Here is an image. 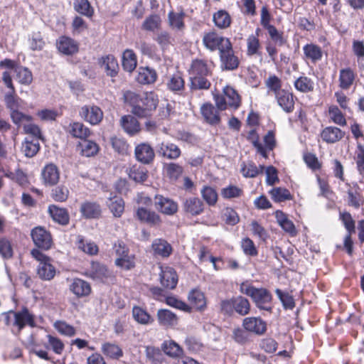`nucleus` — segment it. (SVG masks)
<instances>
[{
  "mask_svg": "<svg viewBox=\"0 0 364 364\" xmlns=\"http://www.w3.org/2000/svg\"><path fill=\"white\" fill-rule=\"evenodd\" d=\"M240 291L251 297L255 306L260 310L272 312V295L267 289L242 284L240 287Z\"/></svg>",
  "mask_w": 364,
  "mask_h": 364,
  "instance_id": "nucleus-1",
  "label": "nucleus"
},
{
  "mask_svg": "<svg viewBox=\"0 0 364 364\" xmlns=\"http://www.w3.org/2000/svg\"><path fill=\"white\" fill-rule=\"evenodd\" d=\"M214 100L216 106L220 110H225L228 107L237 109L241 102L240 96L237 92L230 86L223 89V95H215Z\"/></svg>",
  "mask_w": 364,
  "mask_h": 364,
  "instance_id": "nucleus-2",
  "label": "nucleus"
},
{
  "mask_svg": "<svg viewBox=\"0 0 364 364\" xmlns=\"http://www.w3.org/2000/svg\"><path fill=\"white\" fill-rule=\"evenodd\" d=\"M230 40L225 38L215 32H209L205 33L203 37V43L204 46L211 50L214 51L218 50L219 52L222 49L228 48L230 46Z\"/></svg>",
  "mask_w": 364,
  "mask_h": 364,
  "instance_id": "nucleus-3",
  "label": "nucleus"
},
{
  "mask_svg": "<svg viewBox=\"0 0 364 364\" xmlns=\"http://www.w3.org/2000/svg\"><path fill=\"white\" fill-rule=\"evenodd\" d=\"M142 107L136 109L139 117H146L151 115L152 111L155 110L158 103V95L154 92H146L141 97Z\"/></svg>",
  "mask_w": 364,
  "mask_h": 364,
  "instance_id": "nucleus-4",
  "label": "nucleus"
},
{
  "mask_svg": "<svg viewBox=\"0 0 364 364\" xmlns=\"http://www.w3.org/2000/svg\"><path fill=\"white\" fill-rule=\"evenodd\" d=\"M34 244L39 248L48 250L52 245L50 233L44 228L38 226L34 228L31 233Z\"/></svg>",
  "mask_w": 364,
  "mask_h": 364,
  "instance_id": "nucleus-5",
  "label": "nucleus"
},
{
  "mask_svg": "<svg viewBox=\"0 0 364 364\" xmlns=\"http://www.w3.org/2000/svg\"><path fill=\"white\" fill-rule=\"evenodd\" d=\"M154 203L156 210L167 215H173L178 211L177 203L161 195L155 196Z\"/></svg>",
  "mask_w": 364,
  "mask_h": 364,
  "instance_id": "nucleus-6",
  "label": "nucleus"
},
{
  "mask_svg": "<svg viewBox=\"0 0 364 364\" xmlns=\"http://www.w3.org/2000/svg\"><path fill=\"white\" fill-rule=\"evenodd\" d=\"M156 153L161 157L170 160H175L179 158L181 154V151L180 148L173 143L162 141L157 145Z\"/></svg>",
  "mask_w": 364,
  "mask_h": 364,
  "instance_id": "nucleus-7",
  "label": "nucleus"
},
{
  "mask_svg": "<svg viewBox=\"0 0 364 364\" xmlns=\"http://www.w3.org/2000/svg\"><path fill=\"white\" fill-rule=\"evenodd\" d=\"M221 67L224 70H233L237 68L239 60L234 55L231 43L228 48L222 49L220 52Z\"/></svg>",
  "mask_w": 364,
  "mask_h": 364,
  "instance_id": "nucleus-8",
  "label": "nucleus"
},
{
  "mask_svg": "<svg viewBox=\"0 0 364 364\" xmlns=\"http://www.w3.org/2000/svg\"><path fill=\"white\" fill-rule=\"evenodd\" d=\"M87 275L92 279L100 282H106L112 277V272L105 265L97 262L91 264Z\"/></svg>",
  "mask_w": 364,
  "mask_h": 364,
  "instance_id": "nucleus-9",
  "label": "nucleus"
},
{
  "mask_svg": "<svg viewBox=\"0 0 364 364\" xmlns=\"http://www.w3.org/2000/svg\"><path fill=\"white\" fill-rule=\"evenodd\" d=\"M80 116L92 125L99 124L103 118V112L97 106H83L80 111Z\"/></svg>",
  "mask_w": 364,
  "mask_h": 364,
  "instance_id": "nucleus-10",
  "label": "nucleus"
},
{
  "mask_svg": "<svg viewBox=\"0 0 364 364\" xmlns=\"http://www.w3.org/2000/svg\"><path fill=\"white\" fill-rule=\"evenodd\" d=\"M182 208L186 213L196 216L203 212L204 204L199 198L189 197L183 200Z\"/></svg>",
  "mask_w": 364,
  "mask_h": 364,
  "instance_id": "nucleus-11",
  "label": "nucleus"
},
{
  "mask_svg": "<svg viewBox=\"0 0 364 364\" xmlns=\"http://www.w3.org/2000/svg\"><path fill=\"white\" fill-rule=\"evenodd\" d=\"M135 157L137 161L144 164H149L154 159V151L152 147L146 143H141L135 147Z\"/></svg>",
  "mask_w": 364,
  "mask_h": 364,
  "instance_id": "nucleus-12",
  "label": "nucleus"
},
{
  "mask_svg": "<svg viewBox=\"0 0 364 364\" xmlns=\"http://www.w3.org/2000/svg\"><path fill=\"white\" fill-rule=\"evenodd\" d=\"M14 314L15 321L14 324L18 327L19 330H21L26 325H28L31 327L35 326L34 316L29 312L28 309L23 308L21 311L14 312L13 311H9Z\"/></svg>",
  "mask_w": 364,
  "mask_h": 364,
  "instance_id": "nucleus-13",
  "label": "nucleus"
},
{
  "mask_svg": "<svg viewBox=\"0 0 364 364\" xmlns=\"http://www.w3.org/2000/svg\"><path fill=\"white\" fill-rule=\"evenodd\" d=\"M99 65L107 76L114 77L117 75L119 68L117 59L112 55L102 57L99 60Z\"/></svg>",
  "mask_w": 364,
  "mask_h": 364,
  "instance_id": "nucleus-14",
  "label": "nucleus"
},
{
  "mask_svg": "<svg viewBox=\"0 0 364 364\" xmlns=\"http://www.w3.org/2000/svg\"><path fill=\"white\" fill-rule=\"evenodd\" d=\"M245 330L257 335L263 334L267 330L266 323L259 317H247L243 320Z\"/></svg>",
  "mask_w": 364,
  "mask_h": 364,
  "instance_id": "nucleus-15",
  "label": "nucleus"
},
{
  "mask_svg": "<svg viewBox=\"0 0 364 364\" xmlns=\"http://www.w3.org/2000/svg\"><path fill=\"white\" fill-rule=\"evenodd\" d=\"M48 212L52 219L61 225H67L70 221V215L66 208L56 205H50Z\"/></svg>",
  "mask_w": 364,
  "mask_h": 364,
  "instance_id": "nucleus-16",
  "label": "nucleus"
},
{
  "mask_svg": "<svg viewBox=\"0 0 364 364\" xmlns=\"http://www.w3.org/2000/svg\"><path fill=\"white\" fill-rule=\"evenodd\" d=\"M41 176L46 186H54L59 181V171L53 164L46 165L42 170Z\"/></svg>",
  "mask_w": 364,
  "mask_h": 364,
  "instance_id": "nucleus-17",
  "label": "nucleus"
},
{
  "mask_svg": "<svg viewBox=\"0 0 364 364\" xmlns=\"http://www.w3.org/2000/svg\"><path fill=\"white\" fill-rule=\"evenodd\" d=\"M69 289L77 297H84L91 293L90 284L81 279L75 278L70 284Z\"/></svg>",
  "mask_w": 364,
  "mask_h": 364,
  "instance_id": "nucleus-18",
  "label": "nucleus"
},
{
  "mask_svg": "<svg viewBox=\"0 0 364 364\" xmlns=\"http://www.w3.org/2000/svg\"><path fill=\"white\" fill-rule=\"evenodd\" d=\"M80 211L87 219L98 218L101 215L100 205L96 202L85 201L80 205Z\"/></svg>",
  "mask_w": 364,
  "mask_h": 364,
  "instance_id": "nucleus-19",
  "label": "nucleus"
},
{
  "mask_svg": "<svg viewBox=\"0 0 364 364\" xmlns=\"http://www.w3.org/2000/svg\"><path fill=\"white\" fill-rule=\"evenodd\" d=\"M156 317L159 324L166 328L173 327L178 323L177 316L168 309H159Z\"/></svg>",
  "mask_w": 364,
  "mask_h": 364,
  "instance_id": "nucleus-20",
  "label": "nucleus"
},
{
  "mask_svg": "<svg viewBox=\"0 0 364 364\" xmlns=\"http://www.w3.org/2000/svg\"><path fill=\"white\" fill-rule=\"evenodd\" d=\"M161 284L166 288L173 289L178 283V276L176 271L171 267L161 269L160 274Z\"/></svg>",
  "mask_w": 364,
  "mask_h": 364,
  "instance_id": "nucleus-21",
  "label": "nucleus"
},
{
  "mask_svg": "<svg viewBox=\"0 0 364 364\" xmlns=\"http://www.w3.org/2000/svg\"><path fill=\"white\" fill-rule=\"evenodd\" d=\"M57 47L60 53L65 55H73L78 50L77 42L66 36L60 37L57 41Z\"/></svg>",
  "mask_w": 364,
  "mask_h": 364,
  "instance_id": "nucleus-22",
  "label": "nucleus"
},
{
  "mask_svg": "<svg viewBox=\"0 0 364 364\" xmlns=\"http://www.w3.org/2000/svg\"><path fill=\"white\" fill-rule=\"evenodd\" d=\"M218 108L210 103L204 104L200 108V112L205 121L210 124H218L220 121Z\"/></svg>",
  "mask_w": 364,
  "mask_h": 364,
  "instance_id": "nucleus-23",
  "label": "nucleus"
},
{
  "mask_svg": "<svg viewBox=\"0 0 364 364\" xmlns=\"http://www.w3.org/2000/svg\"><path fill=\"white\" fill-rule=\"evenodd\" d=\"M275 97L278 105L284 112L290 113L294 110V101L291 93L284 90L282 91H279Z\"/></svg>",
  "mask_w": 364,
  "mask_h": 364,
  "instance_id": "nucleus-24",
  "label": "nucleus"
},
{
  "mask_svg": "<svg viewBox=\"0 0 364 364\" xmlns=\"http://www.w3.org/2000/svg\"><path fill=\"white\" fill-rule=\"evenodd\" d=\"M345 133L336 127H327L321 133V139L328 144H333L341 140Z\"/></svg>",
  "mask_w": 364,
  "mask_h": 364,
  "instance_id": "nucleus-25",
  "label": "nucleus"
},
{
  "mask_svg": "<svg viewBox=\"0 0 364 364\" xmlns=\"http://www.w3.org/2000/svg\"><path fill=\"white\" fill-rule=\"evenodd\" d=\"M356 74L350 68H343L339 73V87L342 90H348L353 85Z\"/></svg>",
  "mask_w": 364,
  "mask_h": 364,
  "instance_id": "nucleus-26",
  "label": "nucleus"
},
{
  "mask_svg": "<svg viewBox=\"0 0 364 364\" xmlns=\"http://www.w3.org/2000/svg\"><path fill=\"white\" fill-rule=\"evenodd\" d=\"M120 125L124 131L129 135H134L140 131V125L138 120L129 114L122 117Z\"/></svg>",
  "mask_w": 364,
  "mask_h": 364,
  "instance_id": "nucleus-27",
  "label": "nucleus"
},
{
  "mask_svg": "<svg viewBox=\"0 0 364 364\" xmlns=\"http://www.w3.org/2000/svg\"><path fill=\"white\" fill-rule=\"evenodd\" d=\"M157 73L154 69L149 67H141L139 68L136 80L140 84L149 85L153 84L157 79Z\"/></svg>",
  "mask_w": 364,
  "mask_h": 364,
  "instance_id": "nucleus-28",
  "label": "nucleus"
},
{
  "mask_svg": "<svg viewBox=\"0 0 364 364\" xmlns=\"http://www.w3.org/2000/svg\"><path fill=\"white\" fill-rule=\"evenodd\" d=\"M151 247L154 254L162 257H169L173 251L171 245L164 239H155L152 242Z\"/></svg>",
  "mask_w": 364,
  "mask_h": 364,
  "instance_id": "nucleus-29",
  "label": "nucleus"
},
{
  "mask_svg": "<svg viewBox=\"0 0 364 364\" xmlns=\"http://www.w3.org/2000/svg\"><path fill=\"white\" fill-rule=\"evenodd\" d=\"M355 188H349L347 191L348 205L355 209H358L364 205V197L359 191L358 184L355 185Z\"/></svg>",
  "mask_w": 364,
  "mask_h": 364,
  "instance_id": "nucleus-30",
  "label": "nucleus"
},
{
  "mask_svg": "<svg viewBox=\"0 0 364 364\" xmlns=\"http://www.w3.org/2000/svg\"><path fill=\"white\" fill-rule=\"evenodd\" d=\"M136 215L138 218L151 225H156L161 223L160 216L154 211L149 210L144 208H139Z\"/></svg>",
  "mask_w": 364,
  "mask_h": 364,
  "instance_id": "nucleus-31",
  "label": "nucleus"
},
{
  "mask_svg": "<svg viewBox=\"0 0 364 364\" xmlns=\"http://www.w3.org/2000/svg\"><path fill=\"white\" fill-rule=\"evenodd\" d=\"M141 95H139L133 91L127 90L124 92L123 99L126 104L131 107V112L133 114L138 117L136 109L138 107L141 108L139 105L141 102Z\"/></svg>",
  "mask_w": 364,
  "mask_h": 364,
  "instance_id": "nucleus-32",
  "label": "nucleus"
},
{
  "mask_svg": "<svg viewBox=\"0 0 364 364\" xmlns=\"http://www.w3.org/2000/svg\"><path fill=\"white\" fill-rule=\"evenodd\" d=\"M210 74L211 72L205 60L200 59L193 60L190 70L191 76H204L210 75Z\"/></svg>",
  "mask_w": 364,
  "mask_h": 364,
  "instance_id": "nucleus-33",
  "label": "nucleus"
},
{
  "mask_svg": "<svg viewBox=\"0 0 364 364\" xmlns=\"http://www.w3.org/2000/svg\"><path fill=\"white\" fill-rule=\"evenodd\" d=\"M189 303L197 310H203L206 306V301L203 292L198 289H193L188 294Z\"/></svg>",
  "mask_w": 364,
  "mask_h": 364,
  "instance_id": "nucleus-34",
  "label": "nucleus"
},
{
  "mask_svg": "<svg viewBox=\"0 0 364 364\" xmlns=\"http://www.w3.org/2000/svg\"><path fill=\"white\" fill-rule=\"evenodd\" d=\"M107 205L114 217H120L124 210V202L123 199L117 196L109 197Z\"/></svg>",
  "mask_w": 364,
  "mask_h": 364,
  "instance_id": "nucleus-35",
  "label": "nucleus"
},
{
  "mask_svg": "<svg viewBox=\"0 0 364 364\" xmlns=\"http://www.w3.org/2000/svg\"><path fill=\"white\" fill-rule=\"evenodd\" d=\"M102 353L112 359H119L123 355L122 348L114 343L106 342L102 345Z\"/></svg>",
  "mask_w": 364,
  "mask_h": 364,
  "instance_id": "nucleus-36",
  "label": "nucleus"
},
{
  "mask_svg": "<svg viewBox=\"0 0 364 364\" xmlns=\"http://www.w3.org/2000/svg\"><path fill=\"white\" fill-rule=\"evenodd\" d=\"M80 151L81 155L86 157H91L97 154L99 151V146L97 143L90 140H83L77 145Z\"/></svg>",
  "mask_w": 364,
  "mask_h": 364,
  "instance_id": "nucleus-37",
  "label": "nucleus"
},
{
  "mask_svg": "<svg viewBox=\"0 0 364 364\" xmlns=\"http://www.w3.org/2000/svg\"><path fill=\"white\" fill-rule=\"evenodd\" d=\"M213 22L219 28H227L230 26L231 17L225 10L220 9L215 12L213 16Z\"/></svg>",
  "mask_w": 364,
  "mask_h": 364,
  "instance_id": "nucleus-38",
  "label": "nucleus"
},
{
  "mask_svg": "<svg viewBox=\"0 0 364 364\" xmlns=\"http://www.w3.org/2000/svg\"><path fill=\"white\" fill-rule=\"evenodd\" d=\"M264 169L263 165L257 166L253 162L243 163L241 166L242 174L245 178H255L262 173Z\"/></svg>",
  "mask_w": 364,
  "mask_h": 364,
  "instance_id": "nucleus-39",
  "label": "nucleus"
},
{
  "mask_svg": "<svg viewBox=\"0 0 364 364\" xmlns=\"http://www.w3.org/2000/svg\"><path fill=\"white\" fill-rule=\"evenodd\" d=\"M77 245L80 250L90 255H97L99 251L97 245L94 242L82 236H78Z\"/></svg>",
  "mask_w": 364,
  "mask_h": 364,
  "instance_id": "nucleus-40",
  "label": "nucleus"
},
{
  "mask_svg": "<svg viewBox=\"0 0 364 364\" xmlns=\"http://www.w3.org/2000/svg\"><path fill=\"white\" fill-rule=\"evenodd\" d=\"M132 316L134 320L141 325H149L154 322V318L144 309L139 306H134Z\"/></svg>",
  "mask_w": 364,
  "mask_h": 364,
  "instance_id": "nucleus-41",
  "label": "nucleus"
},
{
  "mask_svg": "<svg viewBox=\"0 0 364 364\" xmlns=\"http://www.w3.org/2000/svg\"><path fill=\"white\" fill-rule=\"evenodd\" d=\"M37 272L42 279L50 280L55 276V269L51 264H50L49 260H47L43 262H40Z\"/></svg>",
  "mask_w": 364,
  "mask_h": 364,
  "instance_id": "nucleus-42",
  "label": "nucleus"
},
{
  "mask_svg": "<svg viewBox=\"0 0 364 364\" xmlns=\"http://www.w3.org/2000/svg\"><path fill=\"white\" fill-rule=\"evenodd\" d=\"M40 149L38 139H30L27 137L22 144L21 150L26 157H33Z\"/></svg>",
  "mask_w": 364,
  "mask_h": 364,
  "instance_id": "nucleus-43",
  "label": "nucleus"
},
{
  "mask_svg": "<svg viewBox=\"0 0 364 364\" xmlns=\"http://www.w3.org/2000/svg\"><path fill=\"white\" fill-rule=\"evenodd\" d=\"M137 60L134 53L131 50H126L122 55V67L127 72H132L136 67Z\"/></svg>",
  "mask_w": 364,
  "mask_h": 364,
  "instance_id": "nucleus-44",
  "label": "nucleus"
},
{
  "mask_svg": "<svg viewBox=\"0 0 364 364\" xmlns=\"http://www.w3.org/2000/svg\"><path fill=\"white\" fill-rule=\"evenodd\" d=\"M295 88L301 92H310L314 89V81L306 76H301L294 81Z\"/></svg>",
  "mask_w": 364,
  "mask_h": 364,
  "instance_id": "nucleus-45",
  "label": "nucleus"
},
{
  "mask_svg": "<svg viewBox=\"0 0 364 364\" xmlns=\"http://www.w3.org/2000/svg\"><path fill=\"white\" fill-rule=\"evenodd\" d=\"M128 175L129 178L136 183H143L147 178V171L144 167L133 166L129 169Z\"/></svg>",
  "mask_w": 364,
  "mask_h": 364,
  "instance_id": "nucleus-46",
  "label": "nucleus"
},
{
  "mask_svg": "<svg viewBox=\"0 0 364 364\" xmlns=\"http://www.w3.org/2000/svg\"><path fill=\"white\" fill-rule=\"evenodd\" d=\"M235 312L240 316H245L249 314L250 310V304L247 299L239 296L234 297Z\"/></svg>",
  "mask_w": 364,
  "mask_h": 364,
  "instance_id": "nucleus-47",
  "label": "nucleus"
},
{
  "mask_svg": "<svg viewBox=\"0 0 364 364\" xmlns=\"http://www.w3.org/2000/svg\"><path fill=\"white\" fill-rule=\"evenodd\" d=\"M208 75L191 76V89L193 90H208L211 85L210 82L207 79Z\"/></svg>",
  "mask_w": 364,
  "mask_h": 364,
  "instance_id": "nucleus-48",
  "label": "nucleus"
},
{
  "mask_svg": "<svg viewBox=\"0 0 364 364\" xmlns=\"http://www.w3.org/2000/svg\"><path fill=\"white\" fill-rule=\"evenodd\" d=\"M305 56L313 62L320 60L322 58V50L321 48L314 44H307L304 47Z\"/></svg>",
  "mask_w": 364,
  "mask_h": 364,
  "instance_id": "nucleus-49",
  "label": "nucleus"
},
{
  "mask_svg": "<svg viewBox=\"0 0 364 364\" xmlns=\"http://www.w3.org/2000/svg\"><path fill=\"white\" fill-rule=\"evenodd\" d=\"M14 72L16 73V79L19 83L28 85L32 82L33 75L27 68L18 66L16 68Z\"/></svg>",
  "mask_w": 364,
  "mask_h": 364,
  "instance_id": "nucleus-50",
  "label": "nucleus"
},
{
  "mask_svg": "<svg viewBox=\"0 0 364 364\" xmlns=\"http://www.w3.org/2000/svg\"><path fill=\"white\" fill-rule=\"evenodd\" d=\"M269 193L275 202H283L291 199L290 192L284 188H274L269 191Z\"/></svg>",
  "mask_w": 364,
  "mask_h": 364,
  "instance_id": "nucleus-51",
  "label": "nucleus"
},
{
  "mask_svg": "<svg viewBox=\"0 0 364 364\" xmlns=\"http://www.w3.org/2000/svg\"><path fill=\"white\" fill-rule=\"evenodd\" d=\"M70 133L74 137L80 139H85L90 134L89 129L80 122H74L70 124Z\"/></svg>",
  "mask_w": 364,
  "mask_h": 364,
  "instance_id": "nucleus-52",
  "label": "nucleus"
},
{
  "mask_svg": "<svg viewBox=\"0 0 364 364\" xmlns=\"http://www.w3.org/2000/svg\"><path fill=\"white\" fill-rule=\"evenodd\" d=\"M162 348L164 352L171 357H179L183 354V349L173 341L164 342Z\"/></svg>",
  "mask_w": 364,
  "mask_h": 364,
  "instance_id": "nucleus-53",
  "label": "nucleus"
},
{
  "mask_svg": "<svg viewBox=\"0 0 364 364\" xmlns=\"http://www.w3.org/2000/svg\"><path fill=\"white\" fill-rule=\"evenodd\" d=\"M4 101L6 108L10 112L18 109L21 100L16 95V90L9 91L4 96Z\"/></svg>",
  "mask_w": 364,
  "mask_h": 364,
  "instance_id": "nucleus-54",
  "label": "nucleus"
},
{
  "mask_svg": "<svg viewBox=\"0 0 364 364\" xmlns=\"http://www.w3.org/2000/svg\"><path fill=\"white\" fill-rule=\"evenodd\" d=\"M185 14L183 12L175 13L170 12L168 14V21L170 26L178 31L183 30L185 25L183 22V18Z\"/></svg>",
  "mask_w": 364,
  "mask_h": 364,
  "instance_id": "nucleus-55",
  "label": "nucleus"
},
{
  "mask_svg": "<svg viewBox=\"0 0 364 364\" xmlns=\"http://www.w3.org/2000/svg\"><path fill=\"white\" fill-rule=\"evenodd\" d=\"M167 176L172 181H176L183 172V167L176 163H168L164 166Z\"/></svg>",
  "mask_w": 364,
  "mask_h": 364,
  "instance_id": "nucleus-56",
  "label": "nucleus"
},
{
  "mask_svg": "<svg viewBox=\"0 0 364 364\" xmlns=\"http://www.w3.org/2000/svg\"><path fill=\"white\" fill-rule=\"evenodd\" d=\"M161 20L159 15L153 14L144 20L142 28L148 31H155L161 26Z\"/></svg>",
  "mask_w": 364,
  "mask_h": 364,
  "instance_id": "nucleus-57",
  "label": "nucleus"
},
{
  "mask_svg": "<svg viewBox=\"0 0 364 364\" xmlns=\"http://www.w3.org/2000/svg\"><path fill=\"white\" fill-rule=\"evenodd\" d=\"M74 8L77 13L87 17H91L93 14V9L87 0H76Z\"/></svg>",
  "mask_w": 364,
  "mask_h": 364,
  "instance_id": "nucleus-58",
  "label": "nucleus"
},
{
  "mask_svg": "<svg viewBox=\"0 0 364 364\" xmlns=\"http://www.w3.org/2000/svg\"><path fill=\"white\" fill-rule=\"evenodd\" d=\"M167 87L173 92L181 91L184 88V80L179 73L173 75L167 82Z\"/></svg>",
  "mask_w": 364,
  "mask_h": 364,
  "instance_id": "nucleus-59",
  "label": "nucleus"
},
{
  "mask_svg": "<svg viewBox=\"0 0 364 364\" xmlns=\"http://www.w3.org/2000/svg\"><path fill=\"white\" fill-rule=\"evenodd\" d=\"M50 196L57 202H65L68 198L69 190L65 186H56L52 189Z\"/></svg>",
  "mask_w": 364,
  "mask_h": 364,
  "instance_id": "nucleus-60",
  "label": "nucleus"
},
{
  "mask_svg": "<svg viewBox=\"0 0 364 364\" xmlns=\"http://www.w3.org/2000/svg\"><path fill=\"white\" fill-rule=\"evenodd\" d=\"M247 139L253 144L257 149L258 153H259L263 157H267V153L264 146L259 142V136L257 134L255 129H251L247 134Z\"/></svg>",
  "mask_w": 364,
  "mask_h": 364,
  "instance_id": "nucleus-61",
  "label": "nucleus"
},
{
  "mask_svg": "<svg viewBox=\"0 0 364 364\" xmlns=\"http://www.w3.org/2000/svg\"><path fill=\"white\" fill-rule=\"evenodd\" d=\"M201 196L209 205H215L218 200L216 191L210 186H204L200 191Z\"/></svg>",
  "mask_w": 364,
  "mask_h": 364,
  "instance_id": "nucleus-62",
  "label": "nucleus"
},
{
  "mask_svg": "<svg viewBox=\"0 0 364 364\" xmlns=\"http://www.w3.org/2000/svg\"><path fill=\"white\" fill-rule=\"evenodd\" d=\"M260 43L258 38L250 35L247 39V54L254 55L259 53Z\"/></svg>",
  "mask_w": 364,
  "mask_h": 364,
  "instance_id": "nucleus-63",
  "label": "nucleus"
},
{
  "mask_svg": "<svg viewBox=\"0 0 364 364\" xmlns=\"http://www.w3.org/2000/svg\"><path fill=\"white\" fill-rule=\"evenodd\" d=\"M242 190L239 187L230 185L221 189V196L225 199L239 198L242 194Z\"/></svg>",
  "mask_w": 364,
  "mask_h": 364,
  "instance_id": "nucleus-64",
  "label": "nucleus"
}]
</instances>
